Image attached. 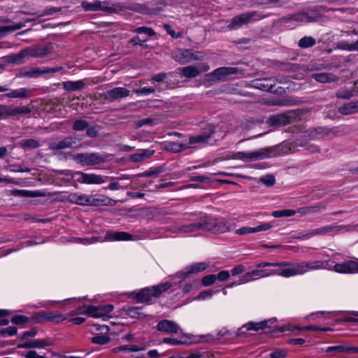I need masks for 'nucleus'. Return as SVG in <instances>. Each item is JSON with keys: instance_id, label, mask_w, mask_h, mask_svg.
<instances>
[{"instance_id": "obj_1", "label": "nucleus", "mask_w": 358, "mask_h": 358, "mask_svg": "<svg viewBox=\"0 0 358 358\" xmlns=\"http://www.w3.org/2000/svg\"><path fill=\"white\" fill-rule=\"evenodd\" d=\"M266 15H264L262 12L259 11L243 13L234 17L228 24L227 28L229 30H236L250 22L259 21L266 17Z\"/></svg>"}, {"instance_id": "obj_2", "label": "nucleus", "mask_w": 358, "mask_h": 358, "mask_svg": "<svg viewBox=\"0 0 358 358\" xmlns=\"http://www.w3.org/2000/svg\"><path fill=\"white\" fill-rule=\"evenodd\" d=\"M172 286L171 282H165L151 287L142 289L136 294V299L140 302H149L152 298L159 296Z\"/></svg>"}, {"instance_id": "obj_3", "label": "nucleus", "mask_w": 358, "mask_h": 358, "mask_svg": "<svg viewBox=\"0 0 358 358\" xmlns=\"http://www.w3.org/2000/svg\"><path fill=\"white\" fill-rule=\"evenodd\" d=\"M350 226L347 225H336L329 224L317 229H313L308 231L306 234L301 236L303 239H308L315 236H327L335 235L341 233L343 231H349Z\"/></svg>"}, {"instance_id": "obj_4", "label": "nucleus", "mask_w": 358, "mask_h": 358, "mask_svg": "<svg viewBox=\"0 0 358 358\" xmlns=\"http://www.w3.org/2000/svg\"><path fill=\"white\" fill-rule=\"evenodd\" d=\"M67 317L61 313H55L50 311H41L34 313L31 320L35 323L51 322L55 324H59L66 320Z\"/></svg>"}, {"instance_id": "obj_5", "label": "nucleus", "mask_w": 358, "mask_h": 358, "mask_svg": "<svg viewBox=\"0 0 358 358\" xmlns=\"http://www.w3.org/2000/svg\"><path fill=\"white\" fill-rule=\"evenodd\" d=\"M73 159L82 166H94L105 162V157L98 153H78L73 156Z\"/></svg>"}, {"instance_id": "obj_6", "label": "nucleus", "mask_w": 358, "mask_h": 358, "mask_svg": "<svg viewBox=\"0 0 358 358\" xmlns=\"http://www.w3.org/2000/svg\"><path fill=\"white\" fill-rule=\"evenodd\" d=\"M113 308V306L110 304L100 306H90L85 310V314L92 317L102 318L106 321L110 317L109 313Z\"/></svg>"}, {"instance_id": "obj_7", "label": "nucleus", "mask_w": 358, "mask_h": 358, "mask_svg": "<svg viewBox=\"0 0 358 358\" xmlns=\"http://www.w3.org/2000/svg\"><path fill=\"white\" fill-rule=\"evenodd\" d=\"M269 153L266 149H259L252 152H238L235 157L244 162H255L266 159Z\"/></svg>"}, {"instance_id": "obj_8", "label": "nucleus", "mask_w": 358, "mask_h": 358, "mask_svg": "<svg viewBox=\"0 0 358 358\" xmlns=\"http://www.w3.org/2000/svg\"><path fill=\"white\" fill-rule=\"evenodd\" d=\"M53 51L52 44H48L45 46L33 45L24 49V54L27 58L29 57H43Z\"/></svg>"}, {"instance_id": "obj_9", "label": "nucleus", "mask_w": 358, "mask_h": 358, "mask_svg": "<svg viewBox=\"0 0 358 358\" xmlns=\"http://www.w3.org/2000/svg\"><path fill=\"white\" fill-rule=\"evenodd\" d=\"M108 3L106 1L101 2L100 1H94L93 2H88L84 1L81 3V6L86 11H97L102 10L108 13H113L116 11L113 7L109 6Z\"/></svg>"}, {"instance_id": "obj_10", "label": "nucleus", "mask_w": 358, "mask_h": 358, "mask_svg": "<svg viewBox=\"0 0 358 358\" xmlns=\"http://www.w3.org/2000/svg\"><path fill=\"white\" fill-rule=\"evenodd\" d=\"M130 90L127 88L122 87H114L111 90H107L101 94L104 100L109 102H113L116 100L121 99L129 96Z\"/></svg>"}, {"instance_id": "obj_11", "label": "nucleus", "mask_w": 358, "mask_h": 358, "mask_svg": "<svg viewBox=\"0 0 358 358\" xmlns=\"http://www.w3.org/2000/svg\"><path fill=\"white\" fill-rule=\"evenodd\" d=\"M284 262L286 265L278 266L280 268L275 270V275H279L285 278L301 275L299 263L291 264L287 262Z\"/></svg>"}, {"instance_id": "obj_12", "label": "nucleus", "mask_w": 358, "mask_h": 358, "mask_svg": "<svg viewBox=\"0 0 358 358\" xmlns=\"http://www.w3.org/2000/svg\"><path fill=\"white\" fill-rule=\"evenodd\" d=\"M334 271L342 274L357 273L358 262L349 260L334 265Z\"/></svg>"}, {"instance_id": "obj_13", "label": "nucleus", "mask_w": 358, "mask_h": 358, "mask_svg": "<svg viewBox=\"0 0 358 358\" xmlns=\"http://www.w3.org/2000/svg\"><path fill=\"white\" fill-rule=\"evenodd\" d=\"M157 329L169 334H178L180 331L179 325L176 322L169 320L159 321L157 324Z\"/></svg>"}, {"instance_id": "obj_14", "label": "nucleus", "mask_w": 358, "mask_h": 358, "mask_svg": "<svg viewBox=\"0 0 358 358\" xmlns=\"http://www.w3.org/2000/svg\"><path fill=\"white\" fill-rule=\"evenodd\" d=\"M136 239V236H134L125 231H110L105 235V240L108 241H134Z\"/></svg>"}, {"instance_id": "obj_15", "label": "nucleus", "mask_w": 358, "mask_h": 358, "mask_svg": "<svg viewBox=\"0 0 358 358\" xmlns=\"http://www.w3.org/2000/svg\"><path fill=\"white\" fill-rule=\"evenodd\" d=\"M90 202L89 206H113L117 204V201L113 200L108 196L103 194H96L90 196Z\"/></svg>"}, {"instance_id": "obj_16", "label": "nucleus", "mask_w": 358, "mask_h": 358, "mask_svg": "<svg viewBox=\"0 0 358 358\" xmlns=\"http://www.w3.org/2000/svg\"><path fill=\"white\" fill-rule=\"evenodd\" d=\"M275 84V80L271 78L256 79L252 83V85L255 88L268 92H272Z\"/></svg>"}, {"instance_id": "obj_17", "label": "nucleus", "mask_w": 358, "mask_h": 358, "mask_svg": "<svg viewBox=\"0 0 358 358\" xmlns=\"http://www.w3.org/2000/svg\"><path fill=\"white\" fill-rule=\"evenodd\" d=\"M239 71L235 67H220L214 70L210 75L213 76L217 80H226L229 75L236 74Z\"/></svg>"}, {"instance_id": "obj_18", "label": "nucleus", "mask_w": 358, "mask_h": 358, "mask_svg": "<svg viewBox=\"0 0 358 358\" xmlns=\"http://www.w3.org/2000/svg\"><path fill=\"white\" fill-rule=\"evenodd\" d=\"M65 199L69 202L80 206H89L90 195L78 192L69 194Z\"/></svg>"}, {"instance_id": "obj_19", "label": "nucleus", "mask_w": 358, "mask_h": 358, "mask_svg": "<svg viewBox=\"0 0 358 358\" xmlns=\"http://www.w3.org/2000/svg\"><path fill=\"white\" fill-rule=\"evenodd\" d=\"M207 130L208 131L204 134L190 136L187 145L190 146L192 144L207 142L209 138L213 137L215 132L214 127L212 125H208Z\"/></svg>"}, {"instance_id": "obj_20", "label": "nucleus", "mask_w": 358, "mask_h": 358, "mask_svg": "<svg viewBox=\"0 0 358 358\" xmlns=\"http://www.w3.org/2000/svg\"><path fill=\"white\" fill-rule=\"evenodd\" d=\"M273 227L271 223H263L255 227H244L236 231V233L239 236H243L248 234H254L262 231H267Z\"/></svg>"}, {"instance_id": "obj_21", "label": "nucleus", "mask_w": 358, "mask_h": 358, "mask_svg": "<svg viewBox=\"0 0 358 358\" xmlns=\"http://www.w3.org/2000/svg\"><path fill=\"white\" fill-rule=\"evenodd\" d=\"M276 320L275 318L269 319L267 320L261 321L259 322H250L245 325H243L241 328L239 329V331L241 332H244V329L246 331H258L260 329H264L268 327V324H273L275 322Z\"/></svg>"}, {"instance_id": "obj_22", "label": "nucleus", "mask_w": 358, "mask_h": 358, "mask_svg": "<svg viewBox=\"0 0 358 358\" xmlns=\"http://www.w3.org/2000/svg\"><path fill=\"white\" fill-rule=\"evenodd\" d=\"M275 275V270L267 269H254L244 274V278H248L249 282L257 280L261 278L268 277Z\"/></svg>"}, {"instance_id": "obj_23", "label": "nucleus", "mask_w": 358, "mask_h": 358, "mask_svg": "<svg viewBox=\"0 0 358 358\" xmlns=\"http://www.w3.org/2000/svg\"><path fill=\"white\" fill-rule=\"evenodd\" d=\"M76 144L74 138L67 136L58 142L51 143L49 148L51 150H59L66 148H72Z\"/></svg>"}, {"instance_id": "obj_24", "label": "nucleus", "mask_w": 358, "mask_h": 358, "mask_svg": "<svg viewBox=\"0 0 358 358\" xmlns=\"http://www.w3.org/2000/svg\"><path fill=\"white\" fill-rule=\"evenodd\" d=\"M12 194L16 196L23 197H45L49 196L44 190H27V189H15Z\"/></svg>"}, {"instance_id": "obj_25", "label": "nucleus", "mask_w": 358, "mask_h": 358, "mask_svg": "<svg viewBox=\"0 0 358 358\" xmlns=\"http://www.w3.org/2000/svg\"><path fill=\"white\" fill-rule=\"evenodd\" d=\"M234 228V224L224 218H216L215 232L224 233Z\"/></svg>"}, {"instance_id": "obj_26", "label": "nucleus", "mask_w": 358, "mask_h": 358, "mask_svg": "<svg viewBox=\"0 0 358 358\" xmlns=\"http://www.w3.org/2000/svg\"><path fill=\"white\" fill-rule=\"evenodd\" d=\"M311 77L321 83H332L338 80V77L331 73H313Z\"/></svg>"}, {"instance_id": "obj_27", "label": "nucleus", "mask_w": 358, "mask_h": 358, "mask_svg": "<svg viewBox=\"0 0 358 358\" xmlns=\"http://www.w3.org/2000/svg\"><path fill=\"white\" fill-rule=\"evenodd\" d=\"M199 222V229L215 232L216 218L205 217L201 218Z\"/></svg>"}, {"instance_id": "obj_28", "label": "nucleus", "mask_w": 358, "mask_h": 358, "mask_svg": "<svg viewBox=\"0 0 358 358\" xmlns=\"http://www.w3.org/2000/svg\"><path fill=\"white\" fill-rule=\"evenodd\" d=\"M209 265L206 262H196L194 263L185 268L184 273L185 277H187L189 274L198 273L205 271L208 268Z\"/></svg>"}, {"instance_id": "obj_29", "label": "nucleus", "mask_w": 358, "mask_h": 358, "mask_svg": "<svg viewBox=\"0 0 358 358\" xmlns=\"http://www.w3.org/2000/svg\"><path fill=\"white\" fill-rule=\"evenodd\" d=\"M174 59L181 64L189 62L193 57L192 52L189 50L180 49L173 54Z\"/></svg>"}, {"instance_id": "obj_30", "label": "nucleus", "mask_w": 358, "mask_h": 358, "mask_svg": "<svg viewBox=\"0 0 358 358\" xmlns=\"http://www.w3.org/2000/svg\"><path fill=\"white\" fill-rule=\"evenodd\" d=\"M171 230L173 233H180V234H185V233H191V232H196L199 231V222L192 223L189 224H184L180 226H176L173 227V229H171Z\"/></svg>"}, {"instance_id": "obj_31", "label": "nucleus", "mask_w": 358, "mask_h": 358, "mask_svg": "<svg viewBox=\"0 0 358 358\" xmlns=\"http://www.w3.org/2000/svg\"><path fill=\"white\" fill-rule=\"evenodd\" d=\"M301 275L315 270H321V260L302 262L299 263Z\"/></svg>"}, {"instance_id": "obj_32", "label": "nucleus", "mask_w": 358, "mask_h": 358, "mask_svg": "<svg viewBox=\"0 0 358 358\" xmlns=\"http://www.w3.org/2000/svg\"><path fill=\"white\" fill-rule=\"evenodd\" d=\"M155 152L154 150L143 149L139 150L137 153H134L130 156V160L133 162H142L150 157Z\"/></svg>"}, {"instance_id": "obj_33", "label": "nucleus", "mask_w": 358, "mask_h": 358, "mask_svg": "<svg viewBox=\"0 0 358 358\" xmlns=\"http://www.w3.org/2000/svg\"><path fill=\"white\" fill-rule=\"evenodd\" d=\"M325 205L322 203H319L316 206L299 208L296 211V213H300L301 215H305L322 212V210H325Z\"/></svg>"}, {"instance_id": "obj_34", "label": "nucleus", "mask_w": 358, "mask_h": 358, "mask_svg": "<svg viewBox=\"0 0 358 358\" xmlns=\"http://www.w3.org/2000/svg\"><path fill=\"white\" fill-rule=\"evenodd\" d=\"M338 112L345 115L358 112V101H351L338 108Z\"/></svg>"}, {"instance_id": "obj_35", "label": "nucleus", "mask_w": 358, "mask_h": 358, "mask_svg": "<svg viewBox=\"0 0 358 358\" xmlns=\"http://www.w3.org/2000/svg\"><path fill=\"white\" fill-rule=\"evenodd\" d=\"M31 90L28 88H20L17 90H11L7 93L5 96L8 98H20L25 99L30 96Z\"/></svg>"}, {"instance_id": "obj_36", "label": "nucleus", "mask_w": 358, "mask_h": 358, "mask_svg": "<svg viewBox=\"0 0 358 358\" xmlns=\"http://www.w3.org/2000/svg\"><path fill=\"white\" fill-rule=\"evenodd\" d=\"M106 176L97 175L95 173H87L85 176V184L87 185H99L105 182Z\"/></svg>"}, {"instance_id": "obj_37", "label": "nucleus", "mask_w": 358, "mask_h": 358, "mask_svg": "<svg viewBox=\"0 0 358 358\" xmlns=\"http://www.w3.org/2000/svg\"><path fill=\"white\" fill-rule=\"evenodd\" d=\"M7 115H26L31 113V109L26 106H6V111Z\"/></svg>"}, {"instance_id": "obj_38", "label": "nucleus", "mask_w": 358, "mask_h": 358, "mask_svg": "<svg viewBox=\"0 0 358 358\" xmlns=\"http://www.w3.org/2000/svg\"><path fill=\"white\" fill-rule=\"evenodd\" d=\"M85 86V83L81 80L77 81H66L63 83L64 89L69 92L82 90Z\"/></svg>"}, {"instance_id": "obj_39", "label": "nucleus", "mask_w": 358, "mask_h": 358, "mask_svg": "<svg viewBox=\"0 0 358 358\" xmlns=\"http://www.w3.org/2000/svg\"><path fill=\"white\" fill-rule=\"evenodd\" d=\"M62 173L66 176L71 177L75 182L85 184V173L66 170L64 171Z\"/></svg>"}, {"instance_id": "obj_40", "label": "nucleus", "mask_w": 358, "mask_h": 358, "mask_svg": "<svg viewBox=\"0 0 358 358\" xmlns=\"http://www.w3.org/2000/svg\"><path fill=\"white\" fill-rule=\"evenodd\" d=\"M24 58H27V57L26 55L24 54V50H22L17 55H8L6 60L9 63L21 64Z\"/></svg>"}, {"instance_id": "obj_41", "label": "nucleus", "mask_w": 358, "mask_h": 358, "mask_svg": "<svg viewBox=\"0 0 358 358\" xmlns=\"http://www.w3.org/2000/svg\"><path fill=\"white\" fill-rule=\"evenodd\" d=\"M24 27V23H17L11 26H0V36H3L7 33L19 30Z\"/></svg>"}, {"instance_id": "obj_42", "label": "nucleus", "mask_w": 358, "mask_h": 358, "mask_svg": "<svg viewBox=\"0 0 358 358\" xmlns=\"http://www.w3.org/2000/svg\"><path fill=\"white\" fill-rule=\"evenodd\" d=\"M182 73L184 77L189 78H196L199 74V70L193 66H188L182 68Z\"/></svg>"}, {"instance_id": "obj_43", "label": "nucleus", "mask_w": 358, "mask_h": 358, "mask_svg": "<svg viewBox=\"0 0 358 358\" xmlns=\"http://www.w3.org/2000/svg\"><path fill=\"white\" fill-rule=\"evenodd\" d=\"M316 43V41L311 36H304L301 38L298 43V45L301 48H308L313 47Z\"/></svg>"}, {"instance_id": "obj_44", "label": "nucleus", "mask_w": 358, "mask_h": 358, "mask_svg": "<svg viewBox=\"0 0 358 358\" xmlns=\"http://www.w3.org/2000/svg\"><path fill=\"white\" fill-rule=\"evenodd\" d=\"M20 145L24 148L34 149L38 148L41 144L38 140L30 138L21 141Z\"/></svg>"}, {"instance_id": "obj_45", "label": "nucleus", "mask_w": 358, "mask_h": 358, "mask_svg": "<svg viewBox=\"0 0 358 358\" xmlns=\"http://www.w3.org/2000/svg\"><path fill=\"white\" fill-rule=\"evenodd\" d=\"M141 308L136 306H129L125 309L126 313L131 317L139 318L145 316L144 314L141 313Z\"/></svg>"}, {"instance_id": "obj_46", "label": "nucleus", "mask_w": 358, "mask_h": 358, "mask_svg": "<svg viewBox=\"0 0 358 358\" xmlns=\"http://www.w3.org/2000/svg\"><path fill=\"white\" fill-rule=\"evenodd\" d=\"M296 213V211L291 209H284L275 210L272 212V216L274 217H290Z\"/></svg>"}, {"instance_id": "obj_47", "label": "nucleus", "mask_w": 358, "mask_h": 358, "mask_svg": "<svg viewBox=\"0 0 358 358\" xmlns=\"http://www.w3.org/2000/svg\"><path fill=\"white\" fill-rule=\"evenodd\" d=\"M142 348H138L136 345H123L120 347H117L113 349V352L115 353L120 352H137L139 350H143Z\"/></svg>"}, {"instance_id": "obj_48", "label": "nucleus", "mask_w": 358, "mask_h": 358, "mask_svg": "<svg viewBox=\"0 0 358 358\" xmlns=\"http://www.w3.org/2000/svg\"><path fill=\"white\" fill-rule=\"evenodd\" d=\"M93 343L99 345H105L110 342V338L106 335L97 334L91 339Z\"/></svg>"}, {"instance_id": "obj_49", "label": "nucleus", "mask_w": 358, "mask_h": 358, "mask_svg": "<svg viewBox=\"0 0 358 358\" xmlns=\"http://www.w3.org/2000/svg\"><path fill=\"white\" fill-rule=\"evenodd\" d=\"M89 124L86 120H77L73 124V129L77 131H84L88 127Z\"/></svg>"}, {"instance_id": "obj_50", "label": "nucleus", "mask_w": 358, "mask_h": 358, "mask_svg": "<svg viewBox=\"0 0 358 358\" xmlns=\"http://www.w3.org/2000/svg\"><path fill=\"white\" fill-rule=\"evenodd\" d=\"M34 348H45L46 347L51 346L52 342L48 339H36L33 340Z\"/></svg>"}, {"instance_id": "obj_51", "label": "nucleus", "mask_w": 358, "mask_h": 358, "mask_svg": "<svg viewBox=\"0 0 358 358\" xmlns=\"http://www.w3.org/2000/svg\"><path fill=\"white\" fill-rule=\"evenodd\" d=\"M189 148V145L187 143L173 142L170 144V149L175 152L185 150Z\"/></svg>"}, {"instance_id": "obj_52", "label": "nucleus", "mask_w": 358, "mask_h": 358, "mask_svg": "<svg viewBox=\"0 0 358 358\" xmlns=\"http://www.w3.org/2000/svg\"><path fill=\"white\" fill-rule=\"evenodd\" d=\"M265 4L266 8H273L276 7H283L285 3L282 0H267L266 2L261 3Z\"/></svg>"}, {"instance_id": "obj_53", "label": "nucleus", "mask_w": 358, "mask_h": 358, "mask_svg": "<svg viewBox=\"0 0 358 358\" xmlns=\"http://www.w3.org/2000/svg\"><path fill=\"white\" fill-rule=\"evenodd\" d=\"M157 124V120L152 117H148L137 122V127H141L145 125L153 126Z\"/></svg>"}, {"instance_id": "obj_54", "label": "nucleus", "mask_w": 358, "mask_h": 358, "mask_svg": "<svg viewBox=\"0 0 358 358\" xmlns=\"http://www.w3.org/2000/svg\"><path fill=\"white\" fill-rule=\"evenodd\" d=\"M336 48L341 50H346V51L352 52L353 50L352 43H350L347 41H340L336 43Z\"/></svg>"}, {"instance_id": "obj_55", "label": "nucleus", "mask_w": 358, "mask_h": 358, "mask_svg": "<svg viewBox=\"0 0 358 358\" xmlns=\"http://www.w3.org/2000/svg\"><path fill=\"white\" fill-rule=\"evenodd\" d=\"M288 352L285 349H276L269 354L271 358H286Z\"/></svg>"}, {"instance_id": "obj_56", "label": "nucleus", "mask_w": 358, "mask_h": 358, "mask_svg": "<svg viewBox=\"0 0 358 358\" xmlns=\"http://www.w3.org/2000/svg\"><path fill=\"white\" fill-rule=\"evenodd\" d=\"M43 74V69L32 68L23 73L24 76L29 78H36Z\"/></svg>"}, {"instance_id": "obj_57", "label": "nucleus", "mask_w": 358, "mask_h": 358, "mask_svg": "<svg viewBox=\"0 0 358 358\" xmlns=\"http://www.w3.org/2000/svg\"><path fill=\"white\" fill-rule=\"evenodd\" d=\"M216 281V277L215 274H209L205 275L201 280L202 285L205 287H208L214 284Z\"/></svg>"}, {"instance_id": "obj_58", "label": "nucleus", "mask_w": 358, "mask_h": 358, "mask_svg": "<svg viewBox=\"0 0 358 358\" xmlns=\"http://www.w3.org/2000/svg\"><path fill=\"white\" fill-rule=\"evenodd\" d=\"M336 97L345 99H349L353 96V92L348 90H340L336 92Z\"/></svg>"}, {"instance_id": "obj_59", "label": "nucleus", "mask_w": 358, "mask_h": 358, "mask_svg": "<svg viewBox=\"0 0 358 358\" xmlns=\"http://www.w3.org/2000/svg\"><path fill=\"white\" fill-rule=\"evenodd\" d=\"M219 290H205L199 294V295L196 297L198 300H203L206 299L210 298L214 294L217 293Z\"/></svg>"}, {"instance_id": "obj_60", "label": "nucleus", "mask_w": 358, "mask_h": 358, "mask_svg": "<svg viewBox=\"0 0 358 358\" xmlns=\"http://www.w3.org/2000/svg\"><path fill=\"white\" fill-rule=\"evenodd\" d=\"M134 31L138 34H145L149 36H153L155 35V32L152 28L146 27H138L134 30Z\"/></svg>"}, {"instance_id": "obj_61", "label": "nucleus", "mask_w": 358, "mask_h": 358, "mask_svg": "<svg viewBox=\"0 0 358 358\" xmlns=\"http://www.w3.org/2000/svg\"><path fill=\"white\" fill-rule=\"evenodd\" d=\"M163 27L166 32L173 38H178L182 36L181 32H176L169 24H164Z\"/></svg>"}, {"instance_id": "obj_62", "label": "nucleus", "mask_w": 358, "mask_h": 358, "mask_svg": "<svg viewBox=\"0 0 358 358\" xmlns=\"http://www.w3.org/2000/svg\"><path fill=\"white\" fill-rule=\"evenodd\" d=\"M29 320V317L24 315H16L11 320V322L15 324H22L28 322Z\"/></svg>"}, {"instance_id": "obj_63", "label": "nucleus", "mask_w": 358, "mask_h": 358, "mask_svg": "<svg viewBox=\"0 0 358 358\" xmlns=\"http://www.w3.org/2000/svg\"><path fill=\"white\" fill-rule=\"evenodd\" d=\"M348 346L345 345H336L330 346L327 349V352H336L337 353L348 352Z\"/></svg>"}, {"instance_id": "obj_64", "label": "nucleus", "mask_w": 358, "mask_h": 358, "mask_svg": "<svg viewBox=\"0 0 358 358\" xmlns=\"http://www.w3.org/2000/svg\"><path fill=\"white\" fill-rule=\"evenodd\" d=\"M216 280L223 282L227 280L230 278V272L229 271L223 270L220 271L215 275Z\"/></svg>"}]
</instances>
